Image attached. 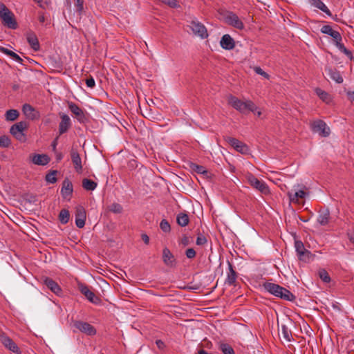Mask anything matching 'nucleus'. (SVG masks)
<instances>
[{
	"label": "nucleus",
	"instance_id": "f257e3e1",
	"mask_svg": "<svg viewBox=\"0 0 354 354\" xmlns=\"http://www.w3.org/2000/svg\"><path fill=\"white\" fill-rule=\"evenodd\" d=\"M228 104L241 113L245 114L252 112L254 113H257L258 115L261 114V111H257V106L251 100L242 101L236 97L230 95L228 97Z\"/></svg>",
	"mask_w": 354,
	"mask_h": 354
},
{
	"label": "nucleus",
	"instance_id": "f03ea898",
	"mask_svg": "<svg viewBox=\"0 0 354 354\" xmlns=\"http://www.w3.org/2000/svg\"><path fill=\"white\" fill-rule=\"evenodd\" d=\"M262 287L271 295L279 297L281 299L293 301L295 300L296 297L290 291L284 287L279 286V284L264 282L262 284Z\"/></svg>",
	"mask_w": 354,
	"mask_h": 354
},
{
	"label": "nucleus",
	"instance_id": "7ed1b4c3",
	"mask_svg": "<svg viewBox=\"0 0 354 354\" xmlns=\"http://www.w3.org/2000/svg\"><path fill=\"white\" fill-rule=\"evenodd\" d=\"M0 18L4 26L13 30L17 28L18 24L15 15L1 2H0Z\"/></svg>",
	"mask_w": 354,
	"mask_h": 354
},
{
	"label": "nucleus",
	"instance_id": "20e7f679",
	"mask_svg": "<svg viewBox=\"0 0 354 354\" xmlns=\"http://www.w3.org/2000/svg\"><path fill=\"white\" fill-rule=\"evenodd\" d=\"M28 124L26 121H21L14 124L10 129V133L19 141L24 142L26 141V136L23 133L24 130L28 129Z\"/></svg>",
	"mask_w": 354,
	"mask_h": 354
},
{
	"label": "nucleus",
	"instance_id": "39448f33",
	"mask_svg": "<svg viewBox=\"0 0 354 354\" xmlns=\"http://www.w3.org/2000/svg\"><path fill=\"white\" fill-rule=\"evenodd\" d=\"M78 290L92 304L95 305H100L102 303V299L100 297L96 295L92 290H90L89 287L83 283H78Z\"/></svg>",
	"mask_w": 354,
	"mask_h": 354
},
{
	"label": "nucleus",
	"instance_id": "423d86ee",
	"mask_svg": "<svg viewBox=\"0 0 354 354\" xmlns=\"http://www.w3.org/2000/svg\"><path fill=\"white\" fill-rule=\"evenodd\" d=\"M310 129L313 133H318L321 137H328L330 134V129L322 120H317L310 124Z\"/></svg>",
	"mask_w": 354,
	"mask_h": 354
},
{
	"label": "nucleus",
	"instance_id": "0eeeda50",
	"mask_svg": "<svg viewBox=\"0 0 354 354\" xmlns=\"http://www.w3.org/2000/svg\"><path fill=\"white\" fill-rule=\"evenodd\" d=\"M224 139L230 146H232L238 152L242 154L250 153V148L244 142L239 140L236 138L229 136L225 137Z\"/></svg>",
	"mask_w": 354,
	"mask_h": 354
},
{
	"label": "nucleus",
	"instance_id": "6e6552de",
	"mask_svg": "<svg viewBox=\"0 0 354 354\" xmlns=\"http://www.w3.org/2000/svg\"><path fill=\"white\" fill-rule=\"evenodd\" d=\"M248 183L254 188L260 191L263 194L269 192V189L266 183L257 178L252 174H248L245 176Z\"/></svg>",
	"mask_w": 354,
	"mask_h": 354
},
{
	"label": "nucleus",
	"instance_id": "1a4fd4ad",
	"mask_svg": "<svg viewBox=\"0 0 354 354\" xmlns=\"http://www.w3.org/2000/svg\"><path fill=\"white\" fill-rule=\"evenodd\" d=\"M73 326L80 332L87 335L93 336L96 334V329L88 322L75 320L73 322Z\"/></svg>",
	"mask_w": 354,
	"mask_h": 354
},
{
	"label": "nucleus",
	"instance_id": "9d476101",
	"mask_svg": "<svg viewBox=\"0 0 354 354\" xmlns=\"http://www.w3.org/2000/svg\"><path fill=\"white\" fill-rule=\"evenodd\" d=\"M0 342L9 351L16 354L21 353V351L15 342L3 332L0 333Z\"/></svg>",
	"mask_w": 354,
	"mask_h": 354
},
{
	"label": "nucleus",
	"instance_id": "9b49d317",
	"mask_svg": "<svg viewBox=\"0 0 354 354\" xmlns=\"http://www.w3.org/2000/svg\"><path fill=\"white\" fill-rule=\"evenodd\" d=\"M295 248L299 259L301 261L308 260L312 256L311 252L305 248L301 241L296 240L295 241Z\"/></svg>",
	"mask_w": 354,
	"mask_h": 354
},
{
	"label": "nucleus",
	"instance_id": "f8f14e48",
	"mask_svg": "<svg viewBox=\"0 0 354 354\" xmlns=\"http://www.w3.org/2000/svg\"><path fill=\"white\" fill-rule=\"evenodd\" d=\"M68 105L69 110L75 115L80 122L84 123L86 121L84 111L78 105L73 102H68Z\"/></svg>",
	"mask_w": 354,
	"mask_h": 354
},
{
	"label": "nucleus",
	"instance_id": "ddd939ff",
	"mask_svg": "<svg viewBox=\"0 0 354 354\" xmlns=\"http://www.w3.org/2000/svg\"><path fill=\"white\" fill-rule=\"evenodd\" d=\"M162 261L168 267L173 268L176 265V259L170 250L165 247L162 250Z\"/></svg>",
	"mask_w": 354,
	"mask_h": 354
},
{
	"label": "nucleus",
	"instance_id": "4468645a",
	"mask_svg": "<svg viewBox=\"0 0 354 354\" xmlns=\"http://www.w3.org/2000/svg\"><path fill=\"white\" fill-rule=\"evenodd\" d=\"M73 192V184L71 181L68 178H66L62 183V188H61V195L63 197V198L66 199L72 196Z\"/></svg>",
	"mask_w": 354,
	"mask_h": 354
},
{
	"label": "nucleus",
	"instance_id": "2eb2a0df",
	"mask_svg": "<svg viewBox=\"0 0 354 354\" xmlns=\"http://www.w3.org/2000/svg\"><path fill=\"white\" fill-rule=\"evenodd\" d=\"M22 111L29 120H35L39 118V112L29 104H24L23 105Z\"/></svg>",
	"mask_w": 354,
	"mask_h": 354
},
{
	"label": "nucleus",
	"instance_id": "dca6fc26",
	"mask_svg": "<svg viewBox=\"0 0 354 354\" xmlns=\"http://www.w3.org/2000/svg\"><path fill=\"white\" fill-rule=\"evenodd\" d=\"M86 218L85 209L79 206L75 209V225L78 228H82L85 225Z\"/></svg>",
	"mask_w": 354,
	"mask_h": 354
},
{
	"label": "nucleus",
	"instance_id": "f3484780",
	"mask_svg": "<svg viewBox=\"0 0 354 354\" xmlns=\"http://www.w3.org/2000/svg\"><path fill=\"white\" fill-rule=\"evenodd\" d=\"M190 28L195 35L205 39L208 37V33L205 26L200 22L192 21Z\"/></svg>",
	"mask_w": 354,
	"mask_h": 354
},
{
	"label": "nucleus",
	"instance_id": "a211bd4d",
	"mask_svg": "<svg viewBox=\"0 0 354 354\" xmlns=\"http://www.w3.org/2000/svg\"><path fill=\"white\" fill-rule=\"evenodd\" d=\"M227 265L228 272L225 283L229 286H235V283L238 277V273L235 271L232 263L230 261H227Z\"/></svg>",
	"mask_w": 354,
	"mask_h": 354
},
{
	"label": "nucleus",
	"instance_id": "6ab92c4d",
	"mask_svg": "<svg viewBox=\"0 0 354 354\" xmlns=\"http://www.w3.org/2000/svg\"><path fill=\"white\" fill-rule=\"evenodd\" d=\"M220 45L223 49L230 50L235 47V41L230 35L225 34L221 37Z\"/></svg>",
	"mask_w": 354,
	"mask_h": 354
},
{
	"label": "nucleus",
	"instance_id": "aec40b11",
	"mask_svg": "<svg viewBox=\"0 0 354 354\" xmlns=\"http://www.w3.org/2000/svg\"><path fill=\"white\" fill-rule=\"evenodd\" d=\"M71 126V119L66 114L61 115V122L59 124V133L62 135L68 131Z\"/></svg>",
	"mask_w": 354,
	"mask_h": 354
},
{
	"label": "nucleus",
	"instance_id": "412c9836",
	"mask_svg": "<svg viewBox=\"0 0 354 354\" xmlns=\"http://www.w3.org/2000/svg\"><path fill=\"white\" fill-rule=\"evenodd\" d=\"M189 167L192 171L202 174L205 178H211V173L203 166L194 162H189Z\"/></svg>",
	"mask_w": 354,
	"mask_h": 354
},
{
	"label": "nucleus",
	"instance_id": "4be33fe9",
	"mask_svg": "<svg viewBox=\"0 0 354 354\" xmlns=\"http://www.w3.org/2000/svg\"><path fill=\"white\" fill-rule=\"evenodd\" d=\"M226 24L232 26L239 30H243L244 28V24L241 20L239 18L236 14L232 12L230 17L226 21Z\"/></svg>",
	"mask_w": 354,
	"mask_h": 354
},
{
	"label": "nucleus",
	"instance_id": "5701e85b",
	"mask_svg": "<svg viewBox=\"0 0 354 354\" xmlns=\"http://www.w3.org/2000/svg\"><path fill=\"white\" fill-rule=\"evenodd\" d=\"M317 222L321 225H326L330 220V211L328 208H321L318 212Z\"/></svg>",
	"mask_w": 354,
	"mask_h": 354
},
{
	"label": "nucleus",
	"instance_id": "b1692460",
	"mask_svg": "<svg viewBox=\"0 0 354 354\" xmlns=\"http://www.w3.org/2000/svg\"><path fill=\"white\" fill-rule=\"evenodd\" d=\"M31 157L32 162L37 165L44 166L48 164L50 160L49 156L46 154H33Z\"/></svg>",
	"mask_w": 354,
	"mask_h": 354
},
{
	"label": "nucleus",
	"instance_id": "393cba45",
	"mask_svg": "<svg viewBox=\"0 0 354 354\" xmlns=\"http://www.w3.org/2000/svg\"><path fill=\"white\" fill-rule=\"evenodd\" d=\"M71 157L74 168L77 172H80L82 170V165L81 158L77 151L72 149L71 151Z\"/></svg>",
	"mask_w": 354,
	"mask_h": 354
},
{
	"label": "nucleus",
	"instance_id": "a878e982",
	"mask_svg": "<svg viewBox=\"0 0 354 354\" xmlns=\"http://www.w3.org/2000/svg\"><path fill=\"white\" fill-rule=\"evenodd\" d=\"M44 283L53 292L57 295H59L62 292V289L57 282L49 277H46L44 280Z\"/></svg>",
	"mask_w": 354,
	"mask_h": 354
},
{
	"label": "nucleus",
	"instance_id": "bb28decb",
	"mask_svg": "<svg viewBox=\"0 0 354 354\" xmlns=\"http://www.w3.org/2000/svg\"><path fill=\"white\" fill-rule=\"evenodd\" d=\"M325 71L327 75L331 78L333 80L336 82L338 84H341L343 82V77L340 74L339 71L336 68H326Z\"/></svg>",
	"mask_w": 354,
	"mask_h": 354
},
{
	"label": "nucleus",
	"instance_id": "cd10ccee",
	"mask_svg": "<svg viewBox=\"0 0 354 354\" xmlns=\"http://www.w3.org/2000/svg\"><path fill=\"white\" fill-rule=\"evenodd\" d=\"M27 41L35 51L39 50L40 46L39 40L35 33L30 32L27 35Z\"/></svg>",
	"mask_w": 354,
	"mask_h": 354
},
{
	"label": "nucleus",
	"instance_id": "c85d7f7f",
	"mask_svg": "<svg viewBox=\"0 0 354 354\" xmlns=\"http://www.w3.org/2000/svg\"><path fill=\"white\" fill-rule=\"evenodd\" d=\"M288 196L291 202L297 203L299 201V198H304L306 196V192L303 190H291L288 192Z\"/></svg>",
	"mask_w": 354,
	"mask_h": 354
},
{
	"label": "nucleus",
	"instance_id": "c756f323",
	"mask_svg": "<svg viewBox=\"0 0 354 354\" xmlns=\"http://www.w3.org/2000/svg\"><path fill=\"white\" fill-rule=\"evenodd\" d=\"M0 52L9 56L11 59L15 60V62L23 64V59L15 52L0 46Z\"/></svg>",
	"mask_w": 354,
	"mask_h": 354
},
{
	"label": "nucleus",
	"instance_id": "7c9ffc66",
	"mask_svg": "<svg viewBox=\"0 0 354 354\" xmlns=\"http://www.w3.org/2000/svg\"><path fill=\"white\" fill-rule=\"evenodd\" d=\"M189 218L188 214L186 213L180 212L177 215L176 222L181 227H185L188 225Z\"/></svg>",
	"mask_w": 354,
	"mask_h": 354
},
{
	"label": "nucleus",
	"instance_id": "2f4dec72",
	"mask_svg": "<svg viewBox=\"0 0 354 354\" xmlns=\"http://www.w3.org/2000/svg\"><path fill=\"white\" fill-rule=\"evenodd\" d=\"M82 187L87 191H93L97 187V183L92 180L84 178L82 180Z\"/></svg>",
	"mask_w": 354,
	"mask_h": 354
},
{
	"label": "nucleus",
	"instance_id": "473e14b6",
	"mask_svg": "<svg viewBox=\"0 0 354 354\" xmlns=\"http://www.w3.org/2000/svg\"><path fill=\"white\" fill-rule=\"evenodd\" d=\"M57 170H50L45 176V180L48 183L54 184L57 181L56 175L57 174Z\"/></svg>",
	"mask_w": 354,
	"mask_h": 354
},
{
	"label": "nucleus",
	"instance_id": "72a5a7b5",
	"mask_svg": "<svg viewBox=\"0 0 354 354\" xmlns=\"http://www.w3.org/2000/svg\"><path fill=\"white\" fill-rule=\"evenodd\" d=\"M19 115V113L16 109H9L6 112L5 117L7 121H15Z\"/></svg>",
	"mask_w": 354,
	"mask_h": 354
},
{
	"label": "nucleus",
	"instance_id": "f704fd0d",
	"mask_svg": "<svg viewBox=\"0 0 354 354\" xmlns=\"http://www.w3.org/2000/svg\"><path fill=\"white\" fill-rule=\"evenodd\" d=\"M58 217L62 224H66L70 218V212L66 209H62L60 211Z\"/></svg>",
	"mask_w": 354,
	"mask_h": 354
},
{
	"label": "nucleus",
	"instance_id": "c9c22d12",
	"mask_svg": "<svg viewBox=\"0 0 354 354\" xmlns=\"http://www.w3.org/2000/svg\"><path fill=\"white\" fill-rule=\"evenodd\" d=\"M218 348L223 354H235L233 348L227 343L221 342Z\"/></svg>",
	"mask_w": 354,
	"mask_h": 354
},
{
	"label": "nucleus",
	"instance_id": "e433bc0d",
	"mask_svg": "<svg viewBox=\"0 0 354 354\" xmlns=\"http://www.w3.org/2000/svg\"><path fill=\"white\" fill-rule=\"evenodd\" d=\"M335 45L342 53L345 54L351 60L353 59V53L350 50L347 49L342 43V41L337 42Z\"/></svg>",
	"mask_w": 354,
	"mask_h": 354
},
{
	"label": "nucleus",
	"instance_id": "4c0bfd02",
	"mask_svg": "<svg viewBox=\"0 0 354 354\" xmlns=\"http://www.w3.org/2000/svg\"><path fill=\"white\" fill-rule=\"evenodd\" d=\"M281 333L283 338L288 341L291 342L292 340V335L291 330L288 328L287 326L282 324L281 325Z\"/></svg>",
	"mask_w": 354,
	"mask_h": 354
},
{
	"label": "nucleus",
	"instance_id": "58836bf2",
	"mask_svg": "<svg viewBox=\"0 0 354 354\" xmlns=\"http://www.w3.org/2000/svg\"><path fill=\"white\" fill-rule=\"evenodd\" d=\"M109 211L114 214H121L123 211L122 206L117 203H113L107 207Z\"/></svg>",
	"mask_w": 354,
	"mask_h": 354
},
{
	"label": "nucleus",
	"instance_id": "ea45409f",
	"mask_svg": "<svg viewBox=\"0 0 354 354\" xmlns=\"http://www.w3.org/2000/svg\"><path fill=\"white\" fill-rule=\"evenodd\" d=\"M232 12L224 9H219L217 11L218 17L219 19L223 21L225 23L227 21L230 15Z\"/></svg>",
	"mask_w": 354,
	"mask_h": 354
},
{
	"label": "nucleus",
	"instance_id": "a19ab883",
	"mask_svg": "<svg viewBox=\"0 0 354 354\" xmlns=\"http://www.w3.org/2000/svg\"><path fill=\"white\" fill-rule=\"evenodd\" d=\"M318 275L324 283H329L331 280L328 272L325 269H319Z\"/></svg>",
	"mask_w": 354,
	"mask_h": 354
},
{
	"label": "nucleus",
	"instance_id": "79ce46f5",
	"mask_svg": "<svg viewBox=\"0 0 354 354\" xmlns=\"http://www.w3.org/2000/svg\"><path fill=\"white\" fill-rule=\"evenodd\" d=\"M11 145V140L8 136H0V147L8 148Z\"/></svg>",
	"mask_w": 354,
	"mask_h": 354
},
{
	"label": "nucleus",
	"instance_id": "37998d69",
	"mask_svg": "<svg viewBox=\"0 0 354 354\" xmlns=\"http://www.w3.org/2000/svg\"><path fill=\"white\" fill-rule=\"evenodd\" d=\"M316 93L319 97L320 99H322L323 101H328L330 99L329 94L322 90L321 88H316Z\"/></svg>",
	"mask_w": 354,
	"mask_h": 354
},
{
	"label": "nucleus",
	"instance_id": "c03bdc74",
	"mask_svg": "<svg viewBox=\"0 0 354 354\" xmlns=\"http://www.w3.org/2000/svg\"><path fill=\"white\" fill-rule=\"evenodd\" d=\"M160 227L164 232H169L171 231V226L169 222L165 220L162 219L160 223Z\"/></svg>",
	"mask_w": 354,
	"mask_h": 354
},
{
	"label": "nucleus",
	"instance_id": "a18cd8bd",
	"mask_svg": "<svg viewBox=\"0 0 354 354\" xmlns=\"http://www.w3.org/2000/svg\"><path fill=\"white\" fill-rule=\"evenodd\" d=\"M197 238L196 241V243L197 245H204L207 243V240L206 237L201 232H198L197 234Z\"/></svg>",
	"mask_w": 354,
	"mask_h": 354
},
{
	"label": "nucleus",
	"instance_id": "49530a36",
	"mask_svg": "<svg viewBox=\"0 0 354 354\" xmlns=\"http://www.w3.org/2000/svg\"><path fill=\"white\" fill-rule=\"evenodd\" d=\"M335 31L330 25H324L321 28L322 33L330 35V37Z\"/></svg>",
	"mask_w": 354,
	"mask_h": 354
},
{
	"label": "nucleus",
	"instance_id": "de8ad7c7",
	"mask_svg": "<svg viewBox=\"0 0 354 354\" xmlns=\"http://www.w3.org/2000/svg\"><path fill=\"white\" fill-rule=\"evenodd\" d=\"M254 72L258 74V75H260L261 76H263L264 78L267 79V80H269L270 78V75L266 73L264 71L262 70V68L259 66H255L254 68Z\"/></svg>",
	"mask_w": 354,
	"mask_h": 354
},
{
	"label": "nucleus",
	"instance_id": "09e8293b",
	"mask_svg": "<svg viewBox=\"0 0 354 354\" xmlns=\"http://www.w3.org/2000/svg\"><path fill=\"white\" fill-rule=\"evenodd\" d=\"M315 8L322 10L326 5L321 0H309Z\"/></svg>",
	"mask_w": 354,
	"mask_h": 354
},
{
	"label": "nucleus",
	"instance_id": "8fccbe9b",
	"mask_svg": "<svg viewBox=\"0 0 354 354\" xmlns=\"http://www.w3.org/2000/svg\"><path fill=\"white\" fill-rule=\"evenodd\" d=\"M196 252L194 248H190L186 250L185 255L188 259H194L196 257Z\"/></svg>",
	"mask_w": 354,
	"mask_h": 354
},
{
	"label": "nucleus",
	"instance_id": "3c124183",
	"mask_svg": "<svg viewBox=\"0 0 354 354\" xmlns=\"http://www.w3.org/2000/svg\"><path fill=\"white\" fill-rule=\"evenodd\" d=\"M162 3L169 6L171 8H176L178 6L176 0H159Z\"/></svg>",
	"mask_w": 354,
	"mask_h": 354
},
{
	"label": "nucleus",
	"instance_id": "603ef678",
	"mask_svg": "<svg viewBox=\"0 0 354 354\" xmlns=\"http://www.w3.org/2000/svg\"><path fill=\"white\" fill-rule=\"evenodd\" d=\"M331 37L333 39L335 44H337V42L342 41V40L341 34L336 30L333 32Z\"/></svg>",
	"mask_w": 354,
	"mask_h": 354
},
{
	"label": "nucleus",
	"instance_id": "864d4df0",
	"mask_svg": "<svg viewBox=\"0 0 354 354\" xmlns=\"http://www.w3.org/2000/svg\"><path fill=\"white\" fill-rule=\"evenodd\" d=\"M76 2L75 3V6L76 7V10L77 12H78L80 14L82 12L83 10V3H84V1L83 0H75Z\"/></svg>",
	"mask_w": 354,
	"mask_h": 354
},
{
	"label": "nucleus",
	"instance_id": "5fc2aeb1",
	"mask_svg": "<svg viewBox=\"0 0 354 354\" xmlns=\"http://www.w3.org/2000/svg\"><path fill=\"white\" fill-rule=\"evenodd\" d=\"M35 2H37L39 7H41L43 9H45L46 6L49 5L50 3V0H34Z\"/></svg>",
	"mask_w": 354,
	"mask_h": 354
},
{
	"label": "nucleus",
	"instance_id": "6e6d98bb",
	"mask_svg": "<svg viewBox=\"0 0 354 354\" xmlns=\"http://www.w3.org/2000/svg\"><path fill=\"white\" fill-rule=\"evenodd\" d=\"M86 84L88 87L91 88H94L95 85V80L93 79V77L92 76H89L86 80Z\"/></svg>",
	"mask_w": 354,
	"mask_h": 354
},
{
	"label": "nucleus",
	"instance_id": "4d7b16f0",
	"mask_svg": "<svg viewBox=\"0 0 354 354\" xmlns=\"http://www.w3.org/2000/svg\"><path fill=\"white\" fill-rule=\"evenodd\" d=\"M189 238L187 235L184 234L180 241V244L183 245V246H187L189 245Z\"/></svg>",
	"mask_w": 354,
	"mask_h": 354
},
{
	"label": "nucleus",
	"instance_id": "13d9d810",
	"mask_svg": "<svg viewBox=\"0 0 354 354\" xmlns=\"http://www.w3.org/2000/svg\"><path fill=\"white\" fill-rule=\"evenodd\" d=\"M26 201L29 203H35L37 201V196L32 194H30L28 196Z\"/></svg>",
	"mask_w": 354,
	"mask_h": 354
},
{
	"label": "nucleus",
	"instance_id": "bf43d9fd",
	"mask_svg": "<svg viewBox=\"0 0 354 354\" xmlns=\"http://www.w3.org/2000/svg\"><path fill=\"white\" fill-rule=\"evenodd\" d=\"M347 236L350 242L354 244V231H348L347 232Z\"/></svg>",
	"mask_w": 354,
	"mask_h": 354
},
{
	"label": "nucleus",
	"instance_id": "052dcab7",
	"mask_svg": "<svg viewBox=\"0 0 354 354\" xmlns=\"http://www.w3.org/2000/svg\"><path fill=\"white\" fill-rule=\"evenodd\" d=\"M141 238L145 244L148 245L149 243V237L147 234H142Z\"/></svg>",
	"mask_w": 354,
	"mask_h": 354
},
{
	"label": "nucleus",
	"instance_id": "680f3d73",
	"mask_svg": "<svg viewBox=\"0 0 354 354\" xmlns=\"http://www.w3.org/2000/svg\"><path fill=\"white\" fill-rule=\"evenodd\" d=\"M156 344L160 349H162L165 347V343L160 339H157L156 341Z\"/></svg>",
	"mask_w": 354,
	"mask_h": 354
},
{
	"label": "nucleus",
	"instance_id": "e2e57ef3",
	"mask_svg": "<svg viewBox=\"0 0 354 354\" xmlns=\"http://www.w3.org/2000/svg\"><path fill=\"white\" fill-rule=\"evenodd\" d=\"M348 99L351 101H354V91H348L346 93Z\"/></svg>",
	"mask_w": 354,
	"mask_h": 354
},
{
	"label": "nucleus",
	"instance_id": "0e129e2a",
	"mask_svg": "<svg viewBox=\"0 0 354 354\" xmlns=\"http://www.w3.org/2000/svg\"><path fill=\"white\" fill-rule=\"evenodd\" d=\"M322 12H324V13H326L328 16H331L332 14H331V12L330 11V10L327 8L326 6H325L322 10H321Z\"/></svg>",
	"mask_w": 354,
	"mask_h": 354
},
{
	"label": "nucleus",
	"instance_id": "69168bd1",
	"mask_svg": "<svg viewBox=\"0 0 354 354\" xmlns=\"http://www.w3.org/2000/svg\"><path fill=\"white\" fill-rule=\"evenodd\" d=\"M57 138H55L53 142H52V144H51V147L53 148V151L54 152H56V147H57Z\"/></svg>",
	"mask_w": 354,
	"mask_h": 354
},
{
	"label": "nucleus",
	"instance_id": "338daca9",
	"mask_svg": "<svg viewBox=\"0 0 354 354\" xmlns=\"http://www.w3.org/2000/svg\"><path fill=\"white\" fill-rule=\"evenodd\" d=\"M56 155V160L60 161L63 158V154L61 152H55Z\"/></svg>",
	"mask_w": 354,
	"mask_h": 354
},
{
	"label": "nucleus",
	"instance_id": "774afa93",
	"mask_svg": "<svg viewBox=\"0 0 354 354\" xmlns=\"http://www.w3.org/2000/svg\"><path fill=\"white\" fill-rule=\"evenodd\" d=\"M39 19V21L40 23H44L45 21V20H46L44 15V14L40 15L39 16V19Z\"/></svg>",
	"mask_w": 354,
	"mask_h": 354
}]
</instances>
